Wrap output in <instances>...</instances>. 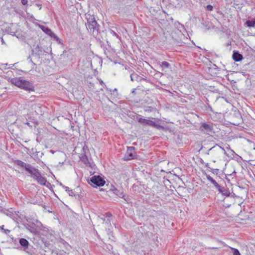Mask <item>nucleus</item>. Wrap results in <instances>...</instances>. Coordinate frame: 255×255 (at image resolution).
<instances>
[{"label":"nucleus","instance_id":"f257e3e1","mask_svg":"<svg viewBox=\"0 0 255 255\" xmlns=\"http://www.w3.org/2000/svg\"><path fill=\"white\" fill-rule=\"evenodd\" d=\"M211 151H217L218 154L217 156H220V155L224 153L228 157H232L234 156V151L230 148H227L226 149L221 147L218 144H216L213 147H211L210 150Z\"/></svg>","mask_w":255,"mask_h":255},{"label":"nucleus","instance_id":"f03ea898","mask_svg":"<svg viewBox=\"0 0 255 255\" xmlns=\"http://www.w3.org/2000/svg\"><path fill=\"white\" fill-rule=\"evenodd\" d=\"M39 27L44 32L49 35L53 39V40L57 42V43L62 44V40L60 39L57 35H56L50 28L44 25H40Z\"/></svg>","mask_w":255,"mask_h":255},{"label":"nucleus","instance_id":"7ed1b4c3","mask_svg":"<svg viewBox=\"0 0 255 255\" xmlns=\"http://www.w3.org/2000/svg\"><path fill=\"white\" fill-rule=\"evenodd\" d=\"M139 123L145 125L150 126L157 129H163L164 127L160 126L159 124L155 123L154 121L149 119H146L142 118H139L137 119Z\"/></svg>","mask_w":255,"mask_h":255},{"label":"nucleus","instance_id":"20e7f679","mask_svg":"<svg viewBox=\"0 0 255 255\" xmlns=\"http://www.w3.org/2000/svg\"><path fill=\"white\" fill-rule=\"evenodd\" d=\"M87 28L90 32H93V34L95 31H98V23L95 19V18L92 16H91L90 18L88 19Z\"/></svg>","mask_w":255,"mask_h":255},{"label":"nucleus","instance_id":"39448f33","mask_svg":"<svg viewBox=\"0 0 255 255\" xmlns=\"http://www.w3.org/2000/svg\"><path fill=\"white\" fill-rule=\"evenodd\" d=\"M111 190L116 195L123 198L127 202V203H130L131 202L128 196L124 195L122 190H119L117 188L113 187L111 189Z\"/></svg>","mask_w":255,"mask_h":255},{"label":"nucleus","instance_id":"423d86ee","mask_svg":"<svg viewBox=\"0 0 255 255\" xmlns=\"http://www.w3.org/2000/svg\"><path fill=\"white\" fill-rule=\"evenodd\" d=\"M90 181L97 186H103L105 184V180L99 175H94L90 178Z\"/></svg>","mask_w":255,"mask_h":255},{"label":"nucleus","instance_id":"0eeeda50","mask_svg":"<svg viewBox=\"0 0 255 255\" xmlns=\"http://www.w3.org/2000/svg\"><path fill=\"white\" fill-rule=\"evenodd\" d=\"M31 175V176L35 180H36V179L39 177L40 174H41L40 171L35 167H33L32 165L31 166V168H30L27 171Z\"/></svg>","mask_w":255,"mask_h":255},{"label":"nucleus","instance_id":"6e6552de","mask_svg":"<svg viewBox=\"0 0 255 255\" xmlns=\"http://www.w3.org/2000/svg\"><path fill=\"white\" fill-rule=\"evenodd\" d=\"M31 108L36 114L38 115H42L43 114L42 109L44 107L41 106L39 104H34L32 105Z\"/></svg>","mask_w":255,"mask_h":255},{"label":"nucleus","instance_id":"1a4fd4ad","mask_svg":"<svg viewBox=\"0 0 255 255\" xmlns=\"http://www.w3.org/2000/svg\"><path fill=\"white\" fill-rule=\"evenodd\" d=\"M135 148L134 147H128L127 150V152L125 155L124 157V159L128 160L133 159L134 157V155L131 152Z\"/></svg>","mask_w":255,"mask_h":255},{"label":"nucleus","instance_id":"9d476101","mask_svg":"<svg viewBox=\"0 0 255 255\" xmlns=\"http://www.w3.org/2000/svg\"><path fill=\"white\" fill-rule=\"evenodd\" d=\"M21 89H24L27 91H33V87L29 81L23 80L22 82Z\"/></svg>","mask_w":255,"mask_h":255},{"label":"nucleus","instance_id":"9b49d317","mask_svg":"<svg viewBox=\"0 0 255 255\" xmlns=\"http://www.w3.org/2000/svg\"><path fill=\"white\" fill-rule=\"evenodd\" d=\"M14 163L15 164H16L21 167L24 168L26 171H27L28 170V169L30 168H31V165L28 164V163H26L20 160H15L14 161Z\"/></svg>","mask_w":255,"mask_h":255},{"label":"nucleus","instance_id":"f8f14e48","mask_svg":"<svg viewBox=\"0 0 255 255\" xmlns=\"http://www.w3.org/2000/svg\"><path fill=\"white\" fill-rule=\"evenodd\" d=\"M36 181L37 182L38 184H39L41 185H44L46 187H48V186L50 185V183L47 182L46 178L43 176H42L41 174L38 177Z\"/></svg>","mask_w":255,"mask_h":255},{"label":"nucleus","instance_id":"ddd939ff","mask_svg":"<svg viewBox=\"0 0 255 255\" xmlns=\"http://www.w3.org/2000/svg\"><path fill=\"white\" fill-rule=\"evenodd\" d=\"M217 190L218 191V192L221 193L222 195L228 197L231 194L230 191L228 190V189L224 187H222L220 186L219 188H218Z\"/></svg>","mask_w":255,"mask_h":255},{"label":"nucleus","instance_id":"4468645a","mask_svg":"<svg viewBox=\"0 0 255 255\" xmlns=\"http://www.w3.org/2000/svg\"><path fill=\"white\" fill-rule=\"evenodd\" d=\"M130 80L132 81H141L142 80H146L145 79L138 75L137 73L133 72L130 75Z\"/></svg>","mask_w":255,"mask_h":255},{"label":"nucleus","instance_id":"2eb2a0df","mask_svg":"<svg viewBox=\"0 0 255 255\" xmlns=\"http://www.w3.org/2000/svg\"><path fill=\"white\" fill-rule=\"evenodd\" d=\"M23 79L21 77L14 78L10 80V82L13 85L20 88Z\"/></svg>","mask_w":255,"mask_h":255},{"label":"nucleus","instance_id":"dca6fc26","mask_svg":"<svg viewBox=\"0 0 255 255\" xmlns=\"http://www.w3.org/2000/svg\"><path fill=\"white\" fill-rule=\"evenodd\" d=\"M206 178H207V180L209 181H210L214 186V187L216 188V189L220 187V185L211 176H210L209 175H206Z\"/></svg>","mask_w":255,"mask_h":255},{"label":"nucleus","instance_id":"f3484780","mask_svg":"<svg viewBox=\"0 0 255 255\" xmlns=\"http://www.w3.org/2000/svg\"><path fill=\"white\" fill-rule=\"evenodd\" d=\"M200 129L202 131H210L212 130V127L207 124L203 123L201 124Z\"/></svg>","mask_w":255,"mask_h":255},{"label":"nucleus","instance_id":"a211bd4d","mask_svg":"<svg viewBox=\"0 0 255 255\" xmlns=\"http://www.w3.org/2000/svg\"><path fill=\"white\" fill-rule=\"evenodd\" d=\"M233 58L235 61H240L243 59V56L237 52H234Z\"/></svg>","mask_w":255,"mask_h":255},{"label":"nucleus","instance_id":"6ab92c4d","mask_svg":"<svg viewBox=\"0 0 255 255\" xmlns=\"http://www.w3.org/2000/svg\"><path fill=\"white\" fill-rule=\"evenodd\" d=\"M60 185L62 186V187L65 190L69 196L72 197L75 196V194L72 190L70 189L68 187L62 185L61 183L60 184Z\"/></svg>","mask_w":255,"mask_h":255},{"label":"nucleus","instance_id":"aec40b11","mask_svg":"<svg viewBox=\"0 0 255 255\" xmlns=\"http://www.w3.org/2000/svg\"><path fill=\"white\" fill-rule=\"evenodd\" d=\"M19 243L21 246L24 247H26L28 245V242L27 241V240H26L25 239H24V238H21L20 239Z\"/></svg>","mask_w":255,"mask_h":255},{"label":"nucleus","instance_id":"412c9836","mask_svg":"<svg viewBox=\"0 0 255 255\" xmlns=\"http://www.w3.org/2000/svg\"><path fill=\"white\" fill-rule=\"evenodd\" d=\"M246 24L249 27H254L255 25V20H247Z\"/></svg>","mask_w":255,"mask_h":255},{"label":"nucleus","instance_id":"4be33fe9","mask_svg":"<svg viewBox=\"0 0 255 255\" xmlns=\"http://www.w3.org/2000/svg\"><path fill=\"white\" fill-rule=\"evenodd\" d=\"M160 66L162 68H169L170 64L166 61H163L161 63Z\"/></svg>","mask_w":255,"mask_h":255},{"label":"nucleus","instance_id":"5701e85b","mask_svg":"<svg viewBox=\"0 0 255 255\" xmlns=\"http://www.w3.org/2000/svg\"><path fill=\"white\" fill-rule=\"evenodd\" d=\"M231 249L233 251V255H241L238 249L233 248H231Z\"/></svg>","mask_w":255,"mask_h":255},{"label":"nucleus","instance_id":"b1692460","mask_svg":"<svg viewBox=\"0 0 255 255\" xmlns=\"http://www.w3.org/2000/svg\"><path fill=\"white\" fill-rule=\"evenodd\" d=\"M211 149V148L209 150V152L211 154H212L213 156L216 158L220 157V156H217V155L218 154L217 151H211L210 150Z\"/></svg>","mask_w":255,"mask_h":255},{"label":"nucleus","instance_id":"393cba45","mask_svg":"<svg viewBox=\"0 0 255 255\" xmlns=\"http://www.w3.org/2000/svg\"><path fill=\"white\" fill-rule=\"evenodd\" d=\"M109 91L111 92V94H113L114 96L117 97L118 95L117 89L115 88L114 90H109Z\"/></svg>","mask_w":255,"mask_h":255},{"label":"nucleus","instance_id":"a878e982","mask_svg":"<svg viewBox=\"0 0 255 255\" xmlns=\"http://www.w3.org/2000/svg\"><path fill=\"white\" fill-rule=\"evenodd\" d=\"M81 160L82 161H83L84 162V163L85 164H86V165L87 164V163L88 162V160L87 156H83L81 158Z\"/></svg>","mask_w":255,"mask_h":255},{"label":"nucleus","instance_id":"bb28decb","mask_svg":"<svg viewBox=\"0 0 255 255\" xmlns=\"http://www.w3.org/2000/svg\"><path fill=\"white\" fill-rule=\"evenodd\" d=\"M110 33H111L113 36H115V37H118V34H117V33H116L115 31H114V30H112V29H110Z\"/></svg>","mask_w":255,"mask_h":255},{"label":"nucleus","instance_id":"cd10ccee","mask_svg":"<svg viewBox=\"0 0 255 255\" xmlns=\"http://www.w3.org/2000/svg\"><path fill=\"white\" fill-rule=\"evenodd\" d=\"M35 51H36L38 54H40L39 52H42L41 50L40 49V47L39 45H37L35 48Z\"/></svg>","mask_w":255,"mask_h":255},{"label":"nucleus","instance_id":"c85d7f7f","mask_svg":"<svg viewBox=\"0 0 255 255\" xmlns=\"http://www.w3.org/2000/svg\"><path fill=\"white\" fill-rule=\"evenodd\" d=\"M213 9V6L211 5H208L206 6V9L209 11H212Z\"/></svg>","mask_w":255,"mask_h":255},{"label":"nucleus","instance_id":"c756f323","mask_svg":"<svg viewBox=\"0 0 255 255\" xmlns=\"http://www.w3.org/2000/svg\"><path fill=\"white\" fill-rule=\"evenodd\" d=\"M155 109L151 107H148L147 109L145 110V111H148V112H152Z\"/></svg>","mask_w":255,"mask_h":255},{"label":"nucleus","instance_id":"7c9ffc66","mask_svg":"<svg viewBox=\"0 0 255 255\" xmlns=\"http://www.w3.org/2000/svg\"><path fill=\"white\" fill-rule=\"evenodd\" d=\"M212 170L213 173H214V174H217L218 171V169H212Z\"/></svg>","mask_w":255,"mask_h":255},{"label":"nucleus","instance_id":"2f4dec72","mask_svg":"<svg viewBox=\"0 0 255 255\" xmlns=\"http://www.w3.org/2000/svg\"><path fill=\"white\" fill-rule=\"evenodd\" d=\"M3 231L6 235H7L9 233H10V230L8 229H4Z\"/></svg>","mask_w":255,"mask_h":255},{"label":"nucleus","instance_id":"473e14b6","mask_svg":"<svg viewBox=\"0 0 255 255\" xmlns=\"http://www.w3.org/2000/svg\"><path fill=\"white\" fill-rule=\"evenodd\" d=\"M21 3L23 5H26L27 3V0H21Z\"/></svg>","mask_w":255,"mask_h":255},{"label":"nucleus","instance_id":"72a5a7b5","mask_svg":"<svg viewBox=\"0 0 255 255\" xmlns=\"http://www.w3.org/2000/svg\"><path fill=\"white\" fill-rule=\"evenodd\" d=\"M207 111H209L210 110V111L212 112V107H211V106L210 105H208V107H207Z\"/></svg>","mask_w":255,"mask_h":255},{"label":"nucleus","instance_id":"f704fd0d","mask_svg":"<svg viewBox=\"0 0 255 255\" xmlns=\"http://www.w3.org/2000/svg\"><path fill=\"white\" fill-rule=\"evenodd\" d=\"M100 83L101 85H104L106 86L103 81L102 80H100Z\"/></svg>","mask_w":255,"mask_h":255},{"label":"nucleus","instance_id":"c9c22d12","mask_svg":"<svg viewBox=\"0 0 255 255\" xmlns=\"http://www.w3.org/2000/svg\"><path fill=\"white\" fill-rule=\"evenodd\" d=\"M135 90H136V89H132V90L131 91V93L135 95Z\"/></svg>","mask_w":255,"mask_h":255},{"label":"nucleus","instance_id":"e433bc0d","mask_svg":"<svg viewBox=\"0 0 255 255\" xmlns=\"http://www.w3.org/2000/svg\"><path fill=\"white\" fill-rule=\"evenodd\" d=\"M106 214H107V217H110L112 216V214L111 213H107Z\"/></svg>","mask_w":255,"mask_h":255},{"label":"nucleus","instance_id":"4c0bfd02","mask_svg":"<svg viewBox=\"0 0 255 255\" xmlns=\"http://www.w3.org/2000/svg\"><path fill=\"white\" fill-rule=\"evenodd\" d=\"M218 243H219V244H221V245H223V246H225V244L223 242H221V241H218Z\"/></svg>","mask_w":255,"mask_h":255},{"label":"nucleus","instance_id":"58836bf2","mask_svg":"<svg viewBox=\"0 0 255 255\" xmlns=\"http://www.w3.org/2000/svg\"><path fill=\"white\" fill-rule=\"evenodd\" d=\"M3 227H4L3 225L0 226V230L3 231V230H4Z\"/></svg>","mask_w":255,"mask_h":255},{"label":"nucleus","instance_id":"ea45409f","mask_svg":"<svg viewBox=\"0 0 255 255\" xmlns=\"http://www.w3.org/2000/svg\"><path fill=\"white\" fill-rule=\"evenodd\" d=\"M101 220H102V221H103V223H104V221H105V219H104V218H101Z\"/></svg>","mask_w":255,"mask_h":255},{"label":"nucleus","instance_id":"a19ab883","mask_svg":"<svg viewBox=\"0 0 255 255\" xmlns=\"http://www.w3.org/2000/svg\"><path fill=\"white\" fill-rule=\"evenodd\" d=\"M211 249H218V248H217V247H213V248H211Z\"/></svg>","mask_w":255,"mask_h":255},{"label":"nucleus","instance_id":"79ce46f5","mask_svg":"<svg viewBox=\"0 0 255 255\" xmlns=\"http://www.w3.org/2000/svg\"><path fill=\"white\" fill-rule=\"evenodd\" d=\"M30 62H31L33 64L35 65V64L33 62V61H32L31 60H30Z\"/></svg>","mask_w":255,"mask_h":255},{"label":"nucleus","instance_id":"37998d69","mask_svg":"<svg viewBox=\"0 0 255 255\" xmlns=\"http://www.w3.org/2000/svg\"><path fill=\"white\" fill-rule=\"evenodd\" d=\"M14 32H13L12 34L11 33L12 35H14Z\"/></svg>","mask_w":255,"mask_h":255}]
</instances>
